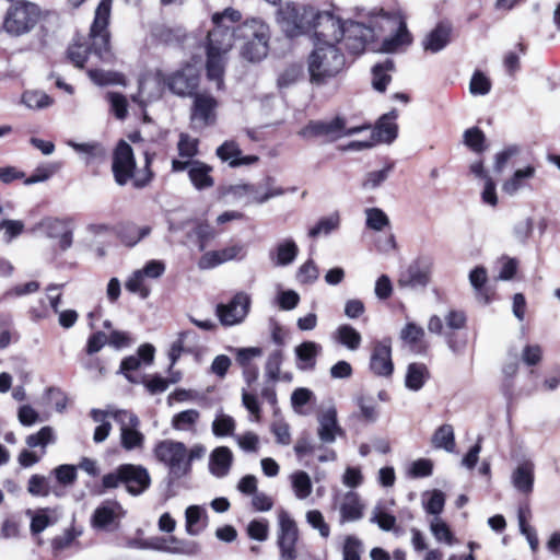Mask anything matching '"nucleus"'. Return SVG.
Listing matches in <instances>:
<instances>
[{
	"mask_svg": "<svg viewBox=\"0 0 560 560\" xmlns=\"http://www.w3.org/2000/svg\"><path fill=\"white\" fill-rule=\"evenodd\" d=\"M241 19V12L233 8L212 15L213 27L207 37L206 69L208 78L217 81L218 86L222 83L228 54L236 39L243 40L241 54L248 61H260L268 54L269 26L260 19H250L238 24Z\"/></svg>",
	"mask_w": 560,
	"mask_h": 560,
	"instance_id": "1",
	"label": "nucleus"
},
{
	"mask_svg": "<svg viewBox=\"0 0 560 560\" xmlns=\"http://www.w3.org/2000/svg\"><path fill=\"white\" fill-rule=\"evenodd\" d=\"M112 2L113 0L100 1L88 37L79 38L69 46L67 57L75 67L83 68L86 62L93 65L94 58L102 62L112 61L108 31Z\"/></svg>",
	"mask_w": 560,
	"mask_h": 560,
	"instance_id": "2",
	"label": "nucleus"
},
{
	"mask_svg": "<svg viewBox=\"0 0 560 560\" xmlns=\"http://www.w3.org/2000/svg\"><path fill=\"white\" fill-rule=\"evenodd\" d=\"M154 153L144 151V170L136 173V161L131 147L124 140L119 141L113 155V174L115 182L119 186H125L132 179V185L136 188L145 187L152 179L153 173L150 165L153 161Z\"/></svg>",
	"mask_w": 560,
	"mask_h": 560,
	"instance_id": "3",
	"label": "nucleus"
},
{
	"mask_svg": "<svg viewBox=\"0 0 560 560\" xmlns=\"http://www.w3.org/2000/svg\"><path fill=\"white\" fill-rule=\"evenodd\" d=\"M345 56L335 45H315L308 58L312 82L323 83L336 77L345 67Z\"/></svg>",
	"mask_w": 560,
	"mask_h": 560,
	"instance_id": "4",
	"label": "nucleus"
},
{
	"mask_svg": "<svg viewBox=\"0 0 560 560\" xmlns=\"http://www.w3.org/2000/svg\"><path fill=\"white\" fill-rule=\"evenodd\" d=\"M368 128L366 125L348 126L343 117L335 116L327 120H311L299 131V135L304 139L322 138L327 142H334L357 135Z\"/></svg>",
	"mask_w": 560,
	"mask_h": 560,
	"instance_id": "5",
	"label": "nucleus"
},
{
	"mask_svg": "<svg viewBox=\"0 0 560 560\" xmlns=\"http://www.w3.org/2000/svg\"><path fill=\"white\" fill-rule=\"evenodd\" d=\"M228 194L236 201H244L245 205L265 203L271 198L282 196L284 189L277 185L272 176H266L255 184H236L228 189Z\"/></svg>",
	"mask_w": 560,
	"mask_h": 560,
	"instance_id": "6",
	"label": "nucleus"
},
{
	"mask_svg": "<svg viewBox=\"0 0 560 560\" xmlns=\"http://www.w3.org/2000/svg\"><path fill=\"white\" fill-rule=\"evenodd\" d=\"M39 8L27 1H19L10 7L4 21L3 30L12 36H21L28 33L38 22Z\"/></svg>",
	"mask_w": 560,
	"mask_h": 560,
	"instance_id": "7",
	"label": "nucleus"
},
{
	"mask_svg": "<svg viewBox=\"0 0 560 560\" xmlns=\"http://www.w3.org/2000/svg\"><path fill=\"white\" fill-rule=\"evenodd\" d=\"M154 455L167 467L173 478L179 479L188 475L187 447L183 442L163 440L155 445Z\"/></svg>",
	"mask_w": 560,
	"mask_h": 560,
	"instance_id": "8",
	"label": "nucleus"
},
{
	"mask_svg": "<svg viewBox=\"0 0 560 560\" xmlns=\"http://www.w3.org/2000/svg\"><path fill=\"white\" fill-rule=\"evenodd\" d=\"M315 18V10L296 3H287L278 11V22L283 32L290 36H296L308 28Z\"/></svg>",
	"mask_w": 560,
	"mask_h": 560,
	"instance_id": "9",
	"label": "nucleus"
},
{
	"mask_svg": "<svg viewBox=\"0 0 560 560\" xmlns=\"http://www.w3.org/2000/svg\"><path fill=\"white\" fill-rule=\"evenodd\" d=\"M74 223L70 218L47 217L38 221L31 230V233H40L48 238L57 240L59 250H68L73 243Z\"/></svg>",
	"mask_w": 560,
	"mask_h": 560,
	"instance_id": "10",
	"label": "nucleus"
},
{
	"mask_svg": "<svg viewBox=\"0 0 560 560\" xmlns=\"http://www.w3.org/2000/svg\"><path fill=\"white\" fill-rule=\"evenodd\" d=\"M345 22L331 12L316 13L311 27L314 28L315 45H335L342 40Z\"/></svg>",
	"mask_w": 560,
	"mask_h": 560,
	"instance_id": "11",
	"label": "nucleus"
},
{
	"mask_svg": "<svg viewBox=\"0 0 560 560\" xmlns=\"http://www.w3.org/2000/svg\"><path fill=\"white\" fill-rule=\"evenodd\" d=\"M277 545L280 549L281 560H295V546L299 539V528L295 521L287 511L278 514Z\"/></svg>",
	"mask_w": 560,
	"mask_h": 560,
	"instance_id": "12",
	"label": "nucleus"
},
{
	"mask_svg": "<svg viewBox=\"0 0 560 560\" xmlns=\"http://www.w3.org/2000/svg\"><path fill=\"white\" fill-rule=\"evenodd\" d=\"M377 23L370 21L369 24L355 21H347L343 25L342 40L345 47L352 54H360L375 36Z\"/></svg>",
	"mask_w": 560,
	"mask_h": 560,
	"instance_id": "13",
	"label": "nucleus"
},
{
	"mask_svg": "<svg viewBox=\"0 0 560 560\" xmlns=\"http://www.w3.org/2000/svg\"><path fill=\"white\" fill-rule=\"evenodd\" d=\"M166 85L167 81L162 71H148L140 77L138 93L132 95V102L143 108L160 100Z\"/></svg>",
	"mask_w": 560,
	"mask_h": 560,
	"instance_id": "14",
	"label": "nucleus"
},
{
	"mask_svg": "<svg viewBox=\"0 0 560 560\" xmlns=\"http://www.w3.org/2000/svg\"><path fill=\"white\" fill-rule=\"evenodd\" d=\"M187 171L190 183L197 190H205L213 187L214 179L211 175L212 166L202 161H172V172L179 173Z\"/></svg>",
	"mask_w": 560,
	"mask_h": 560,
	"instance_id": "15",
	"label": "nucleus"
},
{
	"mask_svg": "<svg viewBox=\"0 0 560 560\" xmlns=\"http://www.w3.org/2000/svg\"><path fill=\"white\" fill-rule=\"evenodd\" d=\"M249 307L250 296L245 292H238L229 303L218 304L215 314L223 326H234L245 319Z\"/></svg>",
	"mask_w": 560,
	"mask_h": 560,
	"instance_id": "16",
	"label": "nucleus"
},
{
	"mask_svg": "<svg viewBox=\"0 0 560 560\" xmlns=\"http://www.w3.org/2000/svg\"><path fill=\"white\" fill-rule=\"evenodd\" d=\"M114 420L120 425V443L127 451L141 448L144 435L138 430L139 418L131 411H119L114 415Z\"/></svg>",
	"mask_w": 560,
	"mask_h": 560,
	"instance_id": "17",
	"label": "nucleus"
},
{
	"mask_svg": "<svg viewBox=\"0 0 560 560\" xmlns=\"http://www.w3.org/2000/svg\"><path fill=\"white\" fill-rule=\"evenodd\" d=\"M125 513V510L117 501H105L95 509L92 515V526L102 532H115L119 528Z\"/></svg>",
	"mask_w": 560,
	"mask_h": 560,
	"instance_id": "18",
	"label": "nucleus"
},
{
	"mask_svg": "<svg viewBox=\"0 0 560 560\" xmlns=\"http://www.w3.org/2000/svg\"><path fill=\"white\" fill-rule=\"evenodd\" d=\"M171 92L179 96L192 95L199 84V71L195 65L187 63L167 79Z\"/></svg>",
	"mask_w": 560,
	"mask_h": 560,
	"instance_id": "19",
	"label": "nucleus"
},
{
	"mask_svg": "<svg viewBox=\"0 0 560 560\" xmlns=\"http://www.w3.org/2000/svg\"><path fill=\"white\" fill-rule=\"evenodd\" d=\"M370 369L377 376L389 377L393 374L394 364L390 339H383L374 343L370 359Z\"/></svg>",
	"mask_w": 560,
	"mask_h": 560,
	"instance_id": "20",
	"label": "nucleus"
},
{
	"mask_svg": "<svg viewBox=\"0 0 560 560\" xmlns=\"http://www.w3.org/2000/svg\"><path fill=\"white\" fill-rule=\"evenodd\" d=\"M120 471L122 483L132 495L143 493L151 485L149 471L140 465L124 464L120 465Z\"/></svg>",
	"mask_w": 560,
	"mask_h": 560,
	"instance_id": "21",
	"label": "nucleus"
},
{
	"mask_svg": "<svg viewBox=\"0 0 560 560\" xmlns=\"http://www.w3.org/2000/svg\"><path fill=\"white\" fill-rule=\"evenodd\" d=\"M430 281V264L417 260L408 266V268L400 273L398 285L400 288H424Z\"/></svg>",
	"mask_w": 560,
	"mask_h": 560,
	"instance_id": "22",
	"label": "nucleus"
},
{
	"mask_svg": "<svg viewBox=\"0 0 560 560\" xmlns=\"http://www.w3.org/2000/svg\"><path fill=\"white\" fill-rule=\"evenodd\" d=\"M217 101L208 94H196L191 113V121L197 127H206L214 122Z\"/></svg>",
	"mask_w": 560,
	"mask_h": 560,
	"instance_id": "23",
	"label": "nucleus"
},
{
	"mask_svg": "<svg viewBox=\"0 0 560 560\" xmlns=\"http://www.w3.org/2000/svg\"><path fill=\"white\" fill-rule=\"evenodd\" d=\"M299 255V246L292 237L278 241L268 253L273 266L287 267L294 262Z\"/></svg>",
	"mask_w": 560,
	"mask_h": 560,
	"instance_id": "24",
	"label": "nucleus"
},
{
	"mask_svg": "<svg viewBox=\"0 0 560 560\" xmlns=\"http://www.w3.org/2000/svg\"><path fill=\"white\" fill-rule=\"evenodd\" d=\"M244 256L242 245L234 244L220 250L206 252L198 261L200 269H212L223 262Z\"/></svg>",
	"mask_w": 560,
	"mask_h": 560,
	"instance_id": "25",
	"label": "nucleus"
},
{
	"mask_svg": "<svg viewBox=\"0 0 560 560\" xmlns=\"http://www.w3.org/2000/svg\"><path fill=\"white\" fill-rule=\"evenodd\" d=\"M318 424L317 434L323 443H334L337 436L345 435V431L338 424L337 410L334 407L319 415Z\"/></svg>",
	"mask_w": 560,
	"mask_h": 560,
	"instance_id": "26",
	"label": "nucleus"
},
{
	"mask_svg": "<svg viewBox=\"0 0 560 560\" xmlns=\"http://www.w3.org/2000/svg\"><path fill=\"white\" fill-rule=\"evenodd\" d=\"M535 464L529 460L520 463L511 475L513 487L523 494H529L534 488Z\"/></svg>",
	"mask_w": 560,
	"mask_h": 560,
	"instance_id": "27",
	"label": "nucleus"
},
{
	"mask_svg": "<svg viewBox=\"0 0 560 560\" xmlns=\"http://www.w3.org/2000/svg\"><path fill=\"white\" fill-rule=\"evenodd\" d=\"M536 168L534 165H526L523 168H517L513 174L508 177L502 184V191L513 197L518 191L529 186V182L535 177Z\"/></svg>",
	"mask_w": 560,
	"mask_h": 560,
	"instance_id": "28",
	"label": "nucleus"
},
{
	"mask_svg": "<svg viewBox=\"0 0 560 560\" xmlns=\"http://www.w3.org/2000/svg\"><path fill=\"white\" fill-rule=\"evenodd\" d=\"M217 156L222 161L229 163L231 167L241 165H250L255 163L258 158L255 155L242 156V151L237 143L234 141H225L217 149Z\"/></svg>",
	"mask_w": 560,
	"mask_h": 560,
	"instance_id": "29",
	"label": "nucleus"
},
{
	"mask_svg": "<svg viewBox=\"0 0 560 560\" xmlns=\"http://www.w3.org/2000/svg\"><path fill=\"white\" fill-rule=\"evenodd\" d=\"M232 462V451L228 446H218L209 456V470L218 478L225 477L230 471Z\"/></svg>",
	"mask_w": 560,
	"mask_h": 560,
	"instance_id": "30",
	"label": "nucleus"
},
{
	"mask_svg": "<svg viewBox=\"0 0 560 560\" xmlns=\"http://www.w3.org/2000/svg\"><path fill=\"white\" fill-rule=\"evenodd\" d=\"M452 33V26L448 23H439L423 40V48L427 51L438 52L448 43Z\"/></svg>",
	"mask_w": 560,
	"mask_h": 560,
	"instance_id": "31",
	"label": "nucleus"
},
{
	"mask_svg": "<svg viewBox=\"0 0 560 560\" xmlns=\"http://www.w3.org/2000/svg\"><path fill=\"white\" fill-rule=\"evenodd\" d=\"M397 117V110L393 109L389 113L384 114L378 119L373 132L374 137H376L378 141L390 143L396 139L398 126L395 120Z\"/></svg>",
	"mask_w": 560,
	"mask_h": 560,
	"instance_id": "32",
	"label": "nucleus"
},
{
	"mask_svg": "<svg viewBox=\"0 0 560 560\" xmlns=\"http://www.w3.org/2000/svg\"><path fill=\"white\" fill-rule=\"evenodd\" d=\"M364 505L358 493L349 491L340 504V522H354L363 516Z\"/></svg>",
	"mask_w": 560,
	"mask_h": 560,
	"instance_id": "33",
	"label": "nucleus"
},
{
	"mask_svg": "<svg viewBox=\"0 0 560 560\" xmlns=\"http://www.w3.org/2000/svg\"><path fill=\"white\" fill-rule=\"evenodd\" d=\"M298 359L296 366L300 370H313L316 364V357L322 352V346L315 341H304L295 347Z\"/></svg>",
	"mask_w": 560,
	"mask_h": 560,
	"instance_id": "34",
	"label": "nucleus"
},
{
	"mask_svg": "<svg viewBox=\"0 0 560 560\" xmlns=\"http://www.w3.org/2000/svg\"><path fill=\"white\" fill-rule=\"evenodd\" d=\"M198 337L192 330L180 331L168 351L171 366L179 359L183 352H192L197 346Z\"/></svg>",
	"mask_w": 560,
	"mask_h": 560,
	"instance_id": "35",
	"label": "nucleus"
},
{
	"mask_svg": "<svg viewBox=\"0 0 560 560\" xmlns=\"http://www.w3.org/2000/svg\"><path fill=\"white\" fill-rule=\"evenodd\" d=\"M186 532L190 536L199 535L208 525V515L205 508L190 505L185 511Z\"/></svg>",
	"mask_w": 560,
	"mask_h": 560,
	"instance_id": "36",
	"label": "nucleus"
},
{
	"mask_svg": "<svg viewBox=\"0 0 560 560\" xmlns=\"http://www.w3.org/2000/svg\"><path fill=\"white\" fill-rule=\"evenodd\" d=\"M57 442V434L54 428L46 425L35 433L26 436L25 443L30 448H40L42 455L46 454V447Z\"/></svg>",
	"mask_w": 560,
	"mask_h": 560,
	"instance_id": "37",
	"label": "nucleus"
},
{
	"mask_svg": "<svg viewBox=\"0 0 560 560\" xmlns=\"http://www.w3.org/2000/svg\"><path fill=\"white\" fill-rule=\"evenodd\" d=\"M199 419L200 412L197 409H187L174 415L171 425L176 431L196 433Z\"/></svg>",
	"mask_w": 560,
	"mask_h": 560,
	"instance_id": "38",
	"label": "nucleus"
},
{
	"mask_svg": "<svg viewBox=\"0 0 560 560\" xmlns=\"http://www.w3.org/2000/svg\"><path fill=\"white\" fill-rule=\"evenodd\" d=\"M334 338L350 351L358 350L362 342L361 334L348 324L340 325L334 332Z\"/></svg>",
	"mask_w": 560,
	"mask_h": 560,
	"instance_id": "39",
	"label": "nucleus"
},
{
	"mask_svg": "<svg viewBox=\"0 0 560 560\" xmlns=\"http://www.w3.org/2000/svg\"><path fill=\"white\" fill-rule=\"evenodd\" d=\"M429 372L423 363H410L407 369L405 385L411 390H419L424 385Z\"/></svg>",
	"mask_w": 560,
	"mask_h": 560,
	"instance_id": "40",
	"label": "nucleus"
},
{
	"mask_svg": "<svg viewBox=\"0 0 560 560\" xmlns=\"http://www.w3.org/2000/svg\"><path fill=\"white\" fill-rule=\"evenodd\" d=\"M151 233L149 225L138 226L136 224H126L119 230V238L127 246L137 245L142 238Z\"/></svg>",
	"mask_w": 560,
	"mask_h": 560,
	"instance_id": "41",
	"label": "nucleus"
},
{
	"mask_svg": "<svg viewBox=\"0 0 560 560\" xmlns=\"http://www.w3.org/2000/svg\"><path fill=\"white\" fill-rule=\"evenodd\" d=\"M394 70V62L389 59L377 63L372 69V85L378 92H384L390 82L389 72Z\"/></svg>",
	"mask_w": 560,
	"mask_h": 560,
	"instance_id": "42",
	"label": "nucleus"
},
{
	"mask_svg": "<svg viewBox=\"0 0 560 560\" xmlns=\"http://www.w3.org/2000/svg\"><path fill=\"white\" fill-rule=\"evenodd\" d=\"M424 337V329L415 323H408L400 331V338L416 351L421 352L424 348L421 346Z\"/></svg>",
	"mask_w": 560,
	"mask_h": 560,
	"instance_id": "43",
	"label": "nucleus"
},
{
	"mask_svg": "<svg viewBox=\"0 0 560 560\" xmlns=\"http://www.w3.org/2000/svg\"><path fill=\"white\" fill-rule=\"evenodd\" d=\"M235 428L236 422L234 418L222 411L217 412L211 425L212 433L217 438L234 436Z\"/></svg>",
	"mask_w": 560,
	"mask_h": 560,
	"instance_id": "44",
	"label": "nucleus"
},
{
	"mask_svg": "<svg viewBox=\"0 0 560 560\" xmlns=\"http://www.w3.org/2000/svg\"><path fill=\"white\" fill-rule=\"evenodd\" d=\"M432 444L436 448L453 452L455 448L454 430L451 424H443L436 429L432 436Z\"/></svg>",
	"mask_w": 560,
	"mask_h": 560,
	"instance_id": "45",
	"label": "nucleus"
},
{
	"mask_svg": "<svg viewBox=\"0 0 560 560\" xmlns=\"http://www.w3.org/2000/svg\"><path fill=\"white\" fill-rule=\"evenodd\" d=\"M170 547H160L164 552L173 555L195 556L199 552V545L192 540L178 539L174 536L168 538Z\"/></svg>",
	"mask_w": 560,
	"mask_h": 560,
	"instance_id": "46",
	"label": "nucleus"
},
{
	"mask_svg": "<svg viewBox=\"0 0 560 560\" xmlns=\"http://www.w3.org/2000/svg\"><path fill=\"white\" fill-rule=\"evenodd\" d=\"M152 35L161 43L172 45L180 43L185 37V32L182 27L156 25L152 30Z\"/></svg>",
	"mask_w": 560,
	"mask_h": 560,
	"instance_id": "47",
	"label": "nucleus"
},
{
	"mask_svg": "<svg viewBox=\"0 0 560 560\" xmlns=\"http://www.w3.org/2000/svg\"><path fill=\"white\" fill-rule=\"evenodd\" d=\"M410 42L411 37L407 31L405 22L399 21L395 35L384 39L383 49L388 52L396 51L400 47L408 45Z\"/></svg>",
	"mask_w": 560,
	"mask_h": 560,
	"instance_id": "48",
	"label": "nucleus"
},
{
	"mask_svg": "<svg viewBox=\"0 0 560 560\" xmlns=\"http://www.w3.org/2000/svg\"><path fill=\"white\" fill-rule=\"evenodd\" d=\"M126 289L130 293L138 294L141 299H147L150 295V287L148 279L140 272L139 269L135 270L125 283Z\"/></svg>",
	"mask_w": 560,
	"mask_h": 560,
	"instance_id": "49",
	"label": "nucleus"
},
{
	"mask_svg": "<svg viewBox=\"0 0 560 560\" xmlns=\"http://www.w3.org/2000/svg\"><path fill=\"white\" fill-rule=\"evenodd\" d=\"M199 141L187 133H180L177 142L178 160L195 161L194 158L198 154Z\"/></svg>",
	"mask_w": 560,
	"mask_h": 560,
	"instance_id": "50",
	"label": "nucleus"
},
{
	"mask_svg": "<svg viewBox=\"0 0 560 560\" xmlns=\"http://www.w3.org/2000/svg\"><path fill=\"white\" fill-rule=\"evenodd\" d=\"M88 74L90 79L97 85H126L125 77L118 72L104 71L100 69H89Z\"/></svg>",
	"mask_w": 560,
	"mask_h": 560,
	"instance_id": "51",
	"label": "nucleus"
},
{
	"mask_svg": "<svg viewBox=\"0 0 560 560\" xmlns=\"http://www.w3.org/2000/svg\"><path fill=\"white\" fill-rule=\"evenodd\" d=\"M22 103L30 109H44L52 104V98L42 91H25Z\"/></svg>",
	"mask_w": 560,
	"mask_h": 560,
	"instance_id": "52",
	"label": "nucleus"
},
{
	"mask_svg": "<svg viewBox=\"0 0 560 560\" xmlns=\"http://www.w3.org/2000/svg\"><path fill=\"white\" fill-rule=\"evenodd\" d=\"M292 489L299 500H304L312 493V481L305 471H296L291 476Z\"/></svg>",
	"mask_w": 560,
	"mask_h": 560,
	"instance_id": "53",
	"label": "nucleus"
},
{
	"mask_svg": "<svg viewBox=\"0 0 560 560\" xmlns=\"http://www.w3.org/2000/svg\"><path fill=\"white\" fill-rule=\"evenodd\" d=\"M364 212L368 229L380 232L389 225V218L382 209L368 208Z\"/></svg>",
	"mask_w": 560,
	"mask_h": 560,
	"instance_id": "54",
	"label": "nucleus"
},
{
	"mask_svg": "<svg viewBox=\"0 0 560 560\" xmlns=\"http://www.w3.org/2000/svg\"><path fill=\"white\" fill-rule=\"evenodd\" d=\"M306 523L315 530L318 532L319 536L327 539L330 536V526L325 521L323 513L319 510H310L305 514Z\"/></svg>",
	"mask_w": 560,
	"mask_h": 560,
	"instance_id": "55",
	"label": "nucleus"
},
{
	"mask_svg": "<svg viewBox=\"0 0 560 560\" xmlns=\"http://www.w3.org/2000/svg\"><path fill=\"white\" fill-rule=\"evenodd\" d=\"M487 270L486 268L478 266L469 272V282L475 289L477 298L482 300L483 303L489 302L488 295L483 291V285L487 282Z\"/></svg>",
	"mask_w": 560,
	"mask_h": 560,
	"instance_id": "56",
	"label": "nucleus"
},
{
	"mask_svg": "<svg viewBox=\"0 0 560 560\" xmlns=\"http://www.w3.org/2000/svg\"><path fill=\"white\" fill-rule=\"evenodd\" d=\"M339 214L337 213L322 218L315 226L310 229L308 236L315 238L322 234L327 235L339 226Z\"/></svg>",
	"mask_w": 560,
	"mask_h": 560,
	"instance_id": "57",
	"label": "nucleus"
},
{
	"mask_svg": "<svg viewBox=\"0 0 560 560\" xmlns=\"http://www.w3.org/2000/svg\"><path fill=\"white\" fill-rule=\"evenodd\" d=\"M67 144L79 153L88 154L91 159L104 160L106 156L105 148L96 142L78 143L70 140Z\"/></svg>",
	"mask_w": 560,
	"mask_h": 560,
	"instance_id": "58",
	"label": "nucleus"
},
{
	"mask_svg": "<svg viewBox=\"0 0 560 560\" xmlns=\"http://www.w3.org/2000/svg\"><path fill=\"white\" fill-rule=\"evenodd\" d=\"M78 535L73 529H67L57 536L51 544L54 556L60 558L65 550L70 549L74 545Z\"/></svg>",
	"mask_w": 560,
	"mask_h": 560,
	"instance_id": "59",
	"label": "nucleus"
},
{
	"mask_svg": "<svg viewBox=\"0 0 560 560\" xmlns=\"http://www.w3.org/2000/svg\"><path fill=\"white\" fill-rule=\"evenodd\" d=\"M393 165H386L382 170L369 172L362 183L364 189H375L380 187L389 176Z\"/></svg>",
	"mask_w": 560,
	"mask_h": 560,
	"instance_id": "60",
	"label": "nucleus"
},
{
	"mask_svg": "<svg viewBox=\"0 0 560 560\" xmlns=\"http://www.w3.org/2000/svg\"><path fill=\"white\" fill-rule=\"evenodd\" d=\"M319 276V270L313 259H307L296 271V279L300 283H314Z\"/></svg>",
	"mask_w": 560,
	"mask_h": 560,
	"instance_id": "61",
	"label": "nucleus"
},
{
	"mask_svg": "<svg viewBox=\"0 0 560 560\" xmlns=\"http://www.w3.org/2000/svg\"><path fill=\"white\" fill-rule=\"evenodd\" d=\"M464 143L474 152L480 153L485 150V135L477 127L469 128L464 132Z\"/></svg>",
	"mask_w": 560,
	"mask_h": 560,
	"instance_id": "62",
	"label": "nucleus"
},
{
	"mask_svg": "<svg viewBox=\"0 0 560 560\" xmlns=\"http://www.w3.org/2000/svg\"><path fill=\"white\" fill-rule=\"evenodd\" d=\"M522 149L517 144H510L505 147L502 151L498 152L494 155V165L493 168L497 173H501L506 166L508 162L518 155Z\"/></svg>",
	"mask_w": 560,
	"mask_h": 560,
	"instance_id": "63",
	"label": "nucleus"
},
{
	"mask_svg": "<svg viewBox=\"0 0 560 560\" xmlns=\"http://www.w3.org/2000/svg\"><path fill=\"white\" fill-rule=\"evenodd\" d=\"M27 491L34 497H47L51 492L48 479L42 475L31 476Z\"/></svg>",
	"mask_w": 560,
	"mask_h": 560,
	"instance_id": "64",
	"label": "nucleus"
}]
</instances>
